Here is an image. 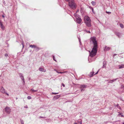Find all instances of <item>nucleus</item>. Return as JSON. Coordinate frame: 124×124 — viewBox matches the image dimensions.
Instances as JSON below:
<instances>
[{"instance_id": "nucleus-1", "label": "nucleus", "mask_w": 124, "mask_h": 124, "mask_svg": "<svg viewBox=\"0 0 124 124\" xmlns=\"http://www.w3.org/2000/svg\"><path fill=\"white\" fill-rule=\"evenodd\" d=\"M91 39L93 44V47L92 51L90 53V56L92 57L94 56L97 53L98 45L95 37H91Z\"/></svg>"}, {"instance_id": "nucleus-2", "label": "nucleus", "mask_w": 124, "mask_h": 124, "mask_svg": "<svg viewBox=\"0 0 124 124\" xmlns=\"http://www.w3.org/2000/svg\"><path fill=\"white\" fill-rule=\"evenodd\" d=\"M69 6L71 8L74 9L76 8V5L74 0H70L69 2Z\"/></svg>"}, {"instance_id": "nucleus-3", "label": "nucleus", "mask_w": 124, "mask_h": 124, "mask_svg": "<svg viewBox=\"0 0 124 124\" xmlns=\"http://www.w3.org/2000/svg\"><path fill=\"white\" fill-rule=\"evenodd\" d=\"M85 22L87 26L90 27L91 26V20L89 17L87 16H85L84 18Z\"/></svg>"}, {"instance_id": "nucleus-4", "label": "nucleus", "mask_w": 124, "mask_h": 124, "mask_svg": "<svg viewBox=\"0 0 124 124\" xmlns=\"http://www.w3.org/2000/svg\"><path fill=\"white\" fill-rule=\"evenodd\" d=\"M75 16L76 18V22L78 24L80 23L81 21V18L79 17L78 14H75Z\"/></svg>"}, {"instance_id": "nucleus-5", "label": "nucleus", "mask_w": 124, "mask_h": 124, "mask_svg": "<svg viewBox=\"0 0 124 124\" xmlns=\"http://www.w3.org/2000/svg\"><path fill=\"white\" fill-rule=\"evenodd\" d=\"M5 111L6 113L9 114L11 112V109L10 108L6 106L5 108Z\"/></svg>"}, {"instance_id": "nucleus-6", "label": "nucleus", "mask_w": 124, "mask_h": 124, "mask_svg": "<svg viewBox=\"0 0 124 124\" xmlns=\"http://www.w3.org/2000/svg\"><path fill=\"white\" fill-rule=\"evenodd\" d=\"M0 92L2 93H5L8 96L9 95L7 93V92L5 91V89L4 88L3 86H2L1 87L0 90Z\"/></svg>"}, {"instance_id": "nucleus-7", "label": "nucleus", "mask_w": 124, "mask_h": 124, "mask_svg": "<svg viewBox=\"0 0 124 124\" xmlns=\"http://www.w3.org/2000/svg\"><path fill=\"white\" fill-rule=\"evenodd\" d=\"M86 85H80V88L81 91H84L86 88Z\"/></svg>"}, {"instance_id": "nucleus-8", "label": "nucleus", "mask_w": 124, "mask_h": 124, "mask_svg": "<svg viewBox=\"0 0 124 124\" xmlns=\"http://www.w3.org/2000/svg\"><path fill=\"white\" fill-rule=\"evenodd\" d=\"M19 75L22 80L23 81V84H24L25 83L24 79L23 74L20 73L19 74Z\"/></svg>"}, {"instance_id": "nucleus-9", "label": "nucleus", "mask_w": 124, "mask_h": 124, "mask_svg": "<svg viewBox=\"0 0 124 124\" xmlns=\"http://www.w3.org/2000/svg\"><path fill=\"white\" fill-rule=\"evenodd\" d=\"M115 34L119 38L121 37L122 35L121 33L118 32H115Z\"/></svg>"}, {"instance_id": "nucleus-10", "label": "nucleus", "mask_w": 124, "mask_h": 124, "mask_svg": "<svg viewBox=\"0 0 124 124\" xmlns=\"http://www.w3.org/2000/svg\"><path fill=\"white\" fill-rule=\"evenodd\" d=\"M30 47H31L32 48H36L37 49H38V48L35 45H31L30 46Z\"/></svg>"}, {"instance_id": "nucleus-11", "label": "nucleus", "mask_w": 124, "mask_h": 124, "mask_svg": "<svg viewBox=\"0 0 124 124\" xmlns=\"http://www.w3.org/2000/svg\"><path fill=\"white\" fill-rule=\"evenodd\" d=\"M110 49V48L109 47H108L107 46H106L105 47V48L104 49V51H108Z\"/></svg>"}, {"instance_id": "nucleus-12", "label": "nucleus", "mask_w": 124, "mask_h": 124, "mask_svg": "<svg viewBox=\"0 0 124 124\" xmlns=\"http://www.w3.org/2000/svg\"><path fill=\"white\" fill-rule=\"evenodd\" d=\"M118 79V78H116L115 79H113L112 80H110V81H109L108 82L109 83H112L113 82H114L117 79Z\"/></svg>"}, {"instance_id": "nucleus-13", "label": "nucleus", "mask_w": 124, "mask_h": 124, "mask_svg": "<svg viewBox=\"0 0 124 124\" xmlns=\"http://www.w3.org/2000/svg\"><path fill=\"white\" fill-rule=\"evenodd\" d=\"M106 65V62L105 61H104L103 62V68H105Z\"/></svg>"}, {"instance_id": "nucleus-14", "label": "nucleus", "mask_w": 124, "mask_h": 124, "mask_svg": "<svg viewBox=\"0 0 124 124\" xmlns=\"http://www.w3.org/2000/svg\"><path fill=\"white\" fill-rule=\"evenodd\" d=\"M119 67V69H121L124 68V64H121V65H118Z\"/></svg>"}, {"instance_id": "nucleus-15", "label": "nucleus", "mask_w": 124, "mask_h": 124, "mask_svg": "<svg viewBox=\"0 0 124 124\" xmlns=\"http://www.w3.org/2000/svg\"><path fill=\"white\" fill-rule=\"evenodd\" d=\"M60 97V95H56L54 97V99H57L59 98Z\"/></svg>"}, {"instance_id": "nucleus-16", "label": "nucleus", "mask_w": 124, "mask_h": 124, "mask_svg": "<svg viewBox=\"0 0 124 124\" xmlns=\"http://www.w3.org/2000/svg\"><path fill=\"white\" fill-rule=\"evenodd\" d=\"M94 72L93 71L92 72H91L90 74H89V76L91 77H92L94 75Z\"/></svg>"}, {"instance_id": "nucleus-17", "label": "nucleus", "mask_w": 124, "mask_h": 124, "mask_svg": "<svg viewBox=\"0 0 124 124\" xmlns=\"http://www.w3.org/2000/svg\"><path fill=\"white\" fill-rule=\"evenodd\" d=\"M39 70L40 71H43L45 72L46 71V70H44V69L42 68H40L39 69Z\"/></svg>"}, {"instance_id": "nucleus-18", "label": "nucleus", "mask_w": 124, "mask_h": 124, "mask_svg": "<svg viewBox=\"0 0 124 124\" xmlns=\"http://www.w3.org/2000/svg\"><path fill=\"white\" fill-rule=\"evenodd\" d=\"M93 6H95L96 5V2L94 1H92L91 2Z\"/></svg>"}, {"instance_id": "nucleus-19", "label": "nucleus", "mask_w": 124, "mask_h": 124, "mask_svg": "<svg viewBox=\"0 0 124 124\" xmlns=\"http://www.w3.org/2000/svg\"><path fill=\"white\" fill-rule=\"evenodd\" d=\"M31 91L33 92L34 93L35 92H37L38 90H34L33 89H31Z\"/></svg>"}, {"instance_id": "nucleus-20", "label": "nucleus", "mask_w": 124, "mask_h": 124, "mask_svg": "<svg viewBox=\"0 0 124 124\" xmlns=\"http://www.w3.org/2000/svg\"><path fill=\"white\" fill-rule=\"evenodd\" d=\"M120 26L121 28H123L124 27L123 25L121 23H120Z\"/></svg>"}, {"instance_id": "nucleus-21", "label": "nucleus", "mask_w": 124, "mask_h": 124, "mask_svg": "<svg viewBox=\"0 0 124 124\" xmlns=\"http://www.w3.org/2000/svg\"><path fill=\"white\" fill-rule=\"evenodd\" d=\"M20 122L21 124H24V122L23 120H22L21 119Z\"/></svg>"}, {"instance_id": "nucleus-22", "label": "nucleus", "mask_w": 124, "mask_h": 124, "mask_svg": "<svg viewBox=\"0 0 124 124\" xmlns=\"http://www.w3.org/2000/svg\"><path fill=\"white\" fill-rule=\"evenodd\" d=\"M0 27L1 28V29L3 30H4V26L3 25H2V26H0Z\"/></svg>"}, {"instance_id": "nucleus-23", "label": "nucleus", "mask_w": 124, "mask_h": 124, "mask_svg": "<svg viewBox=\"0 0 124 124\" xmlns=\"http://www.w3.org/2000/svg\"><path fill=\"white\" fill-rule=\"evenodd\" d=\"M85 31H86L87 33H91V32L90 31H88L86 30H85Z\"/></svg>"}, {"instance_id": "nucleus-24", "label": "nucleus", "mask_w": 124, "mask_h": 124, "mask_svg": "<svg viewBox=\"0 0 124 124\" xmlns=\"http://www.w3.org/2000/svg\"><path fill=\"white\" fill-rule=\"evenodd\" d=\"M116 106L117 108H119L120 109H121V108H120V107L119 106V105L118 104H117Z\"/></svg>"}, {"instance_id": "nucleus-25", "label": "nucleus", "mask_w": 124, "mask_h": 124, "mask_svg": "<svg viewBox=\"0 0 124 124\" xmlns=\"http://www.w3.org/2000/svg\"><path fill=\"white\" fill-rule=\"evenodd\" d=\"M106 13L108 14H110L111 13V12H107L106 11Z\"/></svg>"}, {"instance_id": "nucleus-26", "label": "nucleus", "mask_w": 124, "mask_h": 124, "mask_svg": "<svg viewBox=\"0 0 124 124\" xmlns=\"http://www.w3.org/2000/svg\"><path fill=\"white\" fill-rule=\"evenodd\" d=\"M27 99H31V97L30 96H28L27 97Z\"/></svg>"}, {"instance_id": "nucleus-27", "label": "nucleus", "mask_w": 124, "mask_h": 124, "mask_svg": "<svg viewBox=\"0 0 124 124\" xmlns=\"http://www.w3.org/2000/svg\"><path fill=\"white\" fill-rule=\"evenodd\" d=\"M58 93H52V94H58Z\"/></svg>"}, {"instance_id": "nucleus-28", "label": "nucleus", "mask_w": 124, "mask_h": 124, "mask_svg": "<svg viewBox=\"0 0 124 124\" xmlns=\"http://www.w3.org/2000/svg\"><path fill=\"white\" fill-rule=\"evenodd\" d=\"M90 8L91 9H92V11H93V8H92V7H90Z\"/></svg>"}, {"instance_id": "nucleus-29", "label": "nucleus", "mask_w": 124, "mask_h": 124, "mask_svg": "<svg viewBox=\"0 0 124 124\" xmlns=\"http://www.w3.org/2000/svg\"><path fill=\"white\" fill-rule=\"evenodd\" d=\"M3 25V24L2 23V22H1L0 21V26H2Z\"/></svg>"}, {"instance_id": "nucleus-30", "label": "nucleus", "mask_w": 124, "mask_h": 124, "mask_svg": "<svg viewBox=\"0 0 124 124\" xmlns=\"http://www.w3.org/2000/svg\"><path fill=\"white\" fill-rule=\"evenodd\" d=\"M124 87V86L123 85H121V88L122 89V90L123 89V88Z\"/></svg>"}, {"instance_id": "nucleus-31", "label": "nucleus", "mask_w": 124, "mask_h": 124, "mask_svg": "<svg viewBox=\"0 0 124 124\" xmlns=\"http://www.w3.org/2000/svg\"><path fill=\"white\" fill-rule=\"evenodd\" d=\"M53 59H54V61H55L56 62V60H55V59H54V56H53Z\"/></svg>"}, {"instance_id": "nucleus-32", "label": "nucleus", "mask_w": 124, "mask_h": 124, "mask_svg": "<svg viewBox=\"0 0 124 124\" xmlns=\"http://www.w3.org/2000/svg\"><path fill=\"white\" fill-rule=\"evenodd\" d=\"M78 39H79V42L80 43V44L81 43V41H80V38H78Z\"/></svg>"}, {"instance_id": "nucleus-33", "label": "nucleus", "mask_w": 124, "mask_h": 124, "mask_svg": "<svg viewBox=\"0 0 124 124\" xmlns=\"http://www.w3.org/2000/svg\"><path fill=\"white\" fill-rule=\"evenodd\" d=\"M58 73H63V72H58V71H56Z\"/></svg>"}, {"instance_id": "nucleus-34", "label": "nucleus", "mask_w": 124, "mask_h": 124, "mask_svg": "<svg viewBox=\"0 0 124 124\" xmlns=\"http://www.w3.org/2000/svg\"><path fill=\"white\" fill-rule=\"evenodd\" d=\"M5 56L7 57V56H8V55L7 54H5Z\"/></svg>"}, {"instance_id": "nucleus-35", "label": "nucleus", "mask_w": 124, "mask_h": 124, "mask_svg": "<svg viewBox=\"0 0 124 124\" xmlns=\"http://www.w3.org/2000/svg\"><path fill=\"white\" fill-rule=\"evenodd\" d=\"M70 0H65L66 1H68V2H69V1H70Z\"/></svg>"}, {"instance_id": "nucleus-36", "label": "nucleus", "mask_w": 124, "mask_h": 124, "mask_svg": "<svg viewBox=\"0 0 124 124\" xmlns=\"http://www.w3.org/2000/svg\"><path fill=\"white\" fill-rule=\"evenodd\" d=\"M62 85L63 87L65 86V85L64 84H62Z\"/></svg>"}, {"instance_id": "nucleus-37", "label": "nucleus", "mask_w": 124, "mask_h": 124, "mask_svg": "<svg viewBox=\"0 0 124 124\" xmlns=\"http://www.w3.org/2000/svg\"><path fill=\"white\" fill-rule=\"evenodd\" d=\"M45 117H42V116H40L39 118H45Z\"/></svg>"}, {"instance_id": "nucleus-38", "label": "nucleus", "mask_w": 124, "mask_h": 124, "mask_svg": "<svg viewBox=\"0 0 124 124\" xmlns=\"http://www.w3.org/2000/svg\"><path fill=\"white\" fill-rule=\"evenodd\" d=\"M98 71H97V72H96V73H95V74H94V75L97 74L98 73Z\"/></svg>"}, {"instance_id": "nucleus-39", "label": "nucleus", "mask_w": 124, "mask_h": 124, "mask_svg": "<svg viewBox=\"0 0 124 124\" xmlns=\"http://www.w3.org/2000/svg\"><path fill=\"white\" fill-rule=\"evenodd\" d=\"M2 17H3V18H4V17H5V16H4L3 15H2Z\"/></svg>"}, {"instance_id": "nucleus-40", "label": "nucleus", "mask_w": 124, "mask_h": 124, "mask_svg": "<svg viewBox=\"0 0 124 124\" xmlns=\"http://www.w3.org/2000/svg\"><path fill=\"white\" fill-rule=\"evenodd\" d=\"M22 45H23V47H24V45H23V43H22Z\"/></svg>"}, {"instance_id": "nucleus-41", "label": "nucleus", "mask_w": 124, "mask_h": 124, "mask_svg": "<svg viewBox=\"0 0 124 124\" xmlns=\"http://www.w3.org/2000/svg\"><path fill=\"white\" fill-rule=\"evenodd\" d=\"M25 108H28V107L27 106H26V107H25Z\"/></svg>"}, {"instance_id": "nucleus-42", "label": "nucleus", "mask_w": 124, "mask_h": 124, "mask_svg": "<svg viewBox=\"0 0 124 124\" xmlns=\"http://www.w3.org/2000/svg\"><path fill=\"white\" fill-rule=\"evenodd\" d=\"M74 124H78L75 123H74Z\"/></svg>"}, {"instance_id": "nucleus-43", "label": "nucleus", "mask_w": 124, "mask_h": 124, "mask_svg": "<svg viewBox=\"0 0 124 124\" xmlns=\"http://www.w3.org/2000/svg\"><path fill=\"white\" fill-rule=\"evenodd\" d=\"M121 116H122V117H123V115H121Z\"/></svg>"}, {"instance_id": "nucleus-44", "label": "nucleus", "mask_w": 124, "mask_h": 124, "mask_svg": "<svg viewBox=\"0 0 124 124\" xmlns=\"http://www.w3.org/2000/svg\"><path fill=\"white\" fill-rule=\"evenodd\" d=\"M116 55V54H115L114 55Z\"/></svg>"}, {"instance_id": "nucleus-45", "label": "nucleus", "mask_w": 124, "mask_h": 124, "mask_svg": "<svg viewBox=\"0 0 124 124\" xmlns=\"http://www.w3.org/2000/svg\"><path fill=\"white\" fill-rule=\"evenodd\" d=\"M80 123V124H81L82 123L81 122Z\"/></svg>"}, {"instance_id": "nucleus-46", "label": "nucleus", "mask_w": 124, "mask_h": 124, "mask_svg": "<svg viewBox=\"0 0 124 124\" xmlns=\"http://www.w3.org/2000/svg\"><path fill=\"white\" fill-rule=\"evenodd\" d=\"M123 124H124V123H123Z\"/></svg>"}]
</instances>
